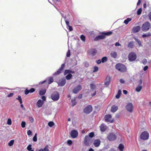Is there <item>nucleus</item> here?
<instances>
[{"label":"nucleus","instance_id":"1","mask_svg":"<svg viewBox=\"0 0 151 151\" xmlns=\"http://www.w3.org/2000/svg\"><path fill=\"white\" fill-rule=\"evenodd\" d=\"M115 68L118 70L122 73H124L127 71L126 66L122 64L118 63L115 65Z\"/></svg>","mask_w":151,"mask_h":151},{"label":"nucleus","instance_id":"2","mask_svg":"<svg viewBox=\"0 0 151 151\" xmlns=\"http://www.w3.org/2000/svg\"><path fill=\"white\" fill-rule=\"evenodd\" d=\"M150 26V23L148 22H146L142 25L141 29L142 31L147 32L149 30Z\"/></svg>","mask_w":151,"mask_h":151},{"label":"nucleus","instance_id":"3","mask_svg":"<svg viewBox=\"0 0 151 151\" xmlns=\"http://www.w3.org/2000/svg\"><path fill=\"white\" fill-rule=\"evenodd\" d=\"M128 58L130 62L135 60L137 58L136 54L134 52H130L128 55Z\"/></svg>","mask_w":151,"mask_h":151},{"label":"nucleus","instance_id":"4","mask_svg":"<svg viewBox=\"0 0 151 151\" xmlns=\"http://www.w3.org/2000/svg\"><path fill=\"white\" fill-rule=\"evenodd\" d=\"M51 97L53 101H57L60 98L59 93L57 91H54L51 95Z\"/></svg>","mask_w":151,"mask_h":151},{"label":"nucleus","instance_id":"5","mask_svg":"<svg viewBox=\"0 0 151 151\" xmlns=\"http://www.w3.org/2000/svg\"><path fill=\"white\" fill-rule=\"evenodd\" d=\"M92 106L91 105H88L83 109V111L85 114H88L92 112Z\"/></svg>","mask_w":151,"mask_h":151},{"label":"nucleus","instance_id":"6","mask_svg":"<svg viewBox=\"0 0 151 151\" xmlns=\"http://www.w3.org/2000/svg\"><path fill=\"white\" fill-rule=\"evenodd\" d=\"M149 137V134L147 131L143 132L140 135V138L143 140H147Z\"/></svg>","mask_w":151,"mask_h":151},{"label":"nucleus","instance_id":"7","mask_svg":"<svg viewBox=\"0 0 151 151\" xmlns=\"http://www.w3.org/2000/svg\"><path fill=\"white\" fill-rule=\"evenodd\" d=\"M116 136L113 133H109L107 137V139L109 141H114L116 139Z\"/></svg>","mask_w":151,"mask_h":151},{"label":"nucleus","instance_id":"8","mask_svg":"<svg viewBox=\"0 0 151 151\" xmlns=\"http://www.w3.org/2000/svg\"><path fill=\"white\" fill-rule=\"evenodd\" d=\"M65 67V64H63L61 65L60 68L58 70L55 72L53 74L54 76H56L60 74L62 72L64 68Z\"/></svg>","mask_w":151,"mask_h":151},{"label":"nucleus","instance_id":"9","mask_svg":"<svg viewBox=\"0 0 151 151\" xmlns=\"http://www.w3.org/2000/svg\"><path fill=\"white\" fill-rule=\"evenodd\" d=\"M91 139L88 135H86L84 139V144L86 146H88L89 143L91 142Z\"/></svg>","mask_w":151,"mask_h":151},{"label":"nucleus","instance_id":"10","mask_svg":"<svg viewBox=\"0 0 151 151\" xmlns=\"http://www.w3.org/2000/svg\"><path fill=\"white\" fill-rule=\"evenodd\" d=\"M127 110L130 112H132L133 109V105L131 103L128 104L126 106Z\"/></svg>","mask_w":151,"mask_h":151},{"label":"nucleus","instance_id":"11","mask_svg":"<svg viewBox=\"0 0 151 151\" xmlns=\"http://www.w3.org/2000/svg\"><path fill=\"white\" fill-rule=\"evenodd\" d=\"M81 89L82 87L81 86L79 85L73 89V93H74L77 94L81 90Z\"/></svg>","mask_w":151,"mask_h":151},{"label":"nucleus","instance_id":"12","mask_svg":"<svg viewBox=\"0 0 151 151\" xmlns=\"http://www.w3.org/2000/svg\"><path fill=\"white\" fill-rule=\"evenodd\" d=\"M105 120L106 122H110L112 123L113 122V120H111V116L109 114H108L105 115L104 117Z\"/></svg>","mask_w":151,"mask_h":151},{"label":"nucleus","instance_id":"13","mask_svg":"<svg viewBox=\"0 0 151 151\" xmlns=\"http://www.w3.org/2000/svg\"><path fill=\"white\" fill-rule=\"evenodd\" d=\"M78 134V132L76 130H73L71 132V137L73 138H75L77 137Z\"/></svg>","mask_w":151,"mask_h":151},{"label":"nucleus","instance_id":"14","mask_svg":"<svg viewBox=\"0 0 151 151\" xmlns=\"http://www.w3.org/2000/svg\"><path fill=\"white\" fill-rule=\"evenodd\" d=\"M110 81L111 78L110 76H107L105 80V85L106 86H108L110 84Z\"/></svg>","mask_w":151,"mask_h":151},{"label":"nucleus","instance_id":"15","mask_svg":"<svg viewBox=\"0 0 151 151\" xmlns=\"http://www.w3.org/2000/svg\"><path fill=\"white\" fill-rule=\"evenodd\" d=\"M35 89L34 88H32L29 90L26 88L25 90L24 93L26 95H27L29 93H32L35 92Z\"/></svg>","mask_w":151,"mask_h":151},{"label":"nucleus","instance_id":"16","mask_svg":"<svg viewBox=\"0 0 151 151\" xmlns=\"http://www.w3.org/2000/svg\"><path fill=\"white\" fill-rule=\"evenodd\" d=\"M106 37V36L102 35H98L94 38V40L95 41H97L99 40L104 39Z\"/></svg>","mask_w":151,"mask_h":151},{"label":"nucleus","instance_id":"17","mask_svg":"<svg viewBox=\"0 0 151 151\" xmlns=\"http://www.w3.org/2000/svg\"><path fill=\"white\" fill-rule=\"evenodd\" d=\"M66 83V80L64 78H62L61 81L58 83V85L59 86H64Z\"/></svg>","mask_w":151,"mask_h":151},{"label":"nucleus","instance_id":"18","mask_svg":"<svg viewBox=\"0 0 151 151\" xmlns=\"http://www.w3.org/2000/svg\"><path fill=\"white\" fill-rule=\"evenodd\" d=\"M97 51L96 49H91L89 50V53L92 56L95 55L97 53Z\"/></svg>","mask_w":151,"mask_h":151},{"label":"nucleus","instance_id":"19","mask_svg":"<svg viewBox=\"0 0 151 151\" xmlns=\"http://www.w3.org/2000/svg\"><path fill=\"white\" fill-rule=\"evenodd\" d=\"M101 141L99 139H95L94 140L93 145L96 147H99Z\"/></svg>","mask_w":151,"mask_h":151},{"label":"nucleus","instance_id":"20","mask_svg":"<svg viewBox=\"0 0 151 151\" xmlns=\"http://www.w3.org/2000/svg\"><path fill=\"white\" fill-rule=\"evenodd\" d=\"M140 29V27L139 26L134 27L132 29V31L135 33L138 32Z\"/></svg>","mask_w":151,"mask_h":151},{"label":"nucleus","instance_id":"21","mask_svg":"<svg viewBox=\"0 0 151 151\" xmlns=\"http://www.w3.org/2000/svg\"><path fill=\"white\" fill-rule=\"evenodd\" d=\"M43 104V101L39 99L37 101V105L38 108H40L42 106Z\"/></svg>","mask_w":151,"mask_h":151},{"label":"nucleus","instance_id":"22","mask_svg":"<svg viewBox=\"0 0 151 151\" xmlns=\"http://www.w3.org/2000/svg\"><path fill=\"white\" fill-rule=\"evenodd\" d=\"M100 130L101 131L104 132L106 129V126L104 124H102L100 126Z\"/></svg>","mask_w":151,"mask_h":151},{"label":"nucleus","instance_id":"23","mask_svg":"<svg viewBox=\"0 0 151 151\" xmlns=\"http://www.w3.org/2000/svg\"><path fill=\"white\" fill-rule=\"evenodd\" d=\"M112 33L113 32H112L110 31L107 32H101V34L105 36H109L111 35Z\"/></svg>","mask_w":151,"mask_h":151},{"label":"nucleus","instance_id":"24","mask_svg":"<svg viewBox=\"0 0 151 151\" xmlns=\"http://www.w3.org/2000/svg\"><path fill=\"white\" fill-rule=\"evenodd\" d=\"M118 109V107L117 106L114 105L112 106L111 108V111L113 112H116Z\"/></svg>","mask_w":151,"mask_h":151},{"label":"nucleus","instance_id":"25","mask_svg":"<svg viewBox=\"0 0 151 151\" xmlns=\"http://www.w3.org/2000/svg\"><path fill=\"white\" fill-rule=\"evenodd\" d=\"M134 46V43L133 41H131L128 43V47L130 48H132Z\"/></svg>","mask_w":151,"mask_h":151},{"label":"nucleus","instance_id":"26","mask_svg":"<svg viewBox=\"0 0 151 151\" xmlns=\"http://www.w3.org/2000/svg\"><path fill=\"white\" fill-rule=\"evenodd\" d=\"M111 56L114 58H116L117 56V54L116 52L114 51L112 52L111 53Z\"/></svg>","mask_w":151,"mask_h":151},{"label":"nucleus","instance_id":"27","mask_svg":"<svg viewBox=\"0 0 151 151\" xmlns=\"http://www.w3.org/2000/svg\"><path fill=\"white\" fill-rule=\"evenodd\" d=\"M142 86H138L135 88V91L137 92H139L142 89Z\"/></svg>","mask_w":151,"mask_h":151},{"label":"nucleus","instance_id":"28","mask_svg":"<svg viewBox=\"0 0 151 151\" xmlns=\"http://www.w3.org/2000/svg\"><path fill=\"white\" fill-rule=\"evenodd\" d=\"M46 90L45 89L41 90L40 91L39 93L41 96L44 95L46 93Z\"/></svg>","mask_w":151,"mask_h":151},{"label":"nucleus","instance_id":"29","mask_svg":"<svg viewBox=\"0 0 151 151\" xmlns=\"http://www.w3.org/2000/svg\"><path fill=\"white\" fill-rule=\"evenodd\" d=\"M48 146L47 145L43 149H41L38 151H48Z\"/></svg>","mask_w":151,"mask_h":151},{"label":"nucleus","instance_id":"30","mask_svg":"<svg viewBox=\"0 0 151 151\" xmlns=\"http://www.w3.org/2000/svg\"><path fill=\"white\" fill-rule=\"evenodd\" d=\"M119 149L120 151H123L124 146L122 144H120L119 146Z\"/></svg>","mask_w":151,"mask_h":151},{"label":"nucleus","instance_id":"31","mask_svg":"<svg viewBox=\"0 0 151 151\" xmlns=\"http://www.w3.org/2000/svg\"><path fill=\"white\" fill-rule=\"evenodd\" d=\"M72 77V75L70 73L68 74L66 76L65 78L67 80H69L71 79Z\"/></svg>","mask_w":151,"mask_h":151},{"label":"nucleus","instance_id":"32","mask_svg":"<svg viewBox=\"0 0 151 151\" xmlns=\"http://www.w3.org/2000/svg\"><path fill=\"white\" fill-rule=\"evenodd\" d=\"M132 20V19L130 18H127L124 20V23L126 24H127L128 23Z\"/></svg>","mask_w":151,"mask_h":151},{"label":"nucleus","instance_id":"33","mask_svg":"<svg viewBox=\"0 0 151 151\" xmlns=\"http://www.w3.org/2000/svg\"><path fill=\"white\" fill-rule=\"evenodd\" d=\"M53 82V77H51L49 78L48 83L49 84H50Z\"/></svg>","mask_w":151,"mask_h":151},{"label":"nucleus","instance_id":"34","mask_svg":"<svg viewBox=\"0 0 151 151\" xmlns=\"http://www.w3.org/2000/svg\"><path fill=\"white\" fill-rule=\"evenodd\" d=\"M90 87L91 89L93 90L95 89L96 87L95 84H90Z\"/></svg>","mask_w":151,"mask_h":151},{"label":"nucleus","instance_id":"35","mask_svg":"<svg viewBox=\"0 0 151 151\" xmlns=\"http://www.w3.org/2000/svg\"><path fill=\"white\" fill-rule=\"evenodd\" d=\"M107 60V58L106 57H104L102 58L101 61L102 63L106 62Z\"/></svg>","mask_w":151,"mask_h":151},{"label":"nucleus","instance_id":"36","mask_svg":"<svg viewBox=\"0 0 151 151\" xmlns=\"http://www.w3.org/2000/svg\"><path fill=\"white\" fill-rule=\"evenodd\" d=\"M81 40L83 42H85L86 40V37L85 36L83 35H81L80 37Z\"/></svg>","mask_w":151,"mask_h":151},{"label":"nucleus","instance_id":"37","mask_svg":"<svg viewBox=\"0 0 151 151\" xmlns=\"http://www.w3.org/2000/svg\"><path fill=\"white\" fill-rule=\"evenodd\" d=\"M16 99L19 101L20 104H22V99L20 96H18L17 98Z\"/></svg>","mask_w":151,"mask_h":151},{"label":"nucleus","instance_id":"38","mask_svg":"<svg viewBox=\"0 0 151 151\" xmlns=\"http://www.w3.org/2000/svg\"><path fill=\"white\" fill-rule=\"evenodd\" d=\"M88 136L89 137V138H92L94 136V133L93 132H90Z\"/></svg>","mask_w":151,"mask_h":151},{"label":"nucleus","instance_id":"39","mask_svg":"<svg viewBox=\"0 0 151 151\" xmlns=\"http://www.w3.org/2000/svg\"><path fill=\"white\" fill-rule=\"evenodd\" d=\"M71 102L72 104V106H74L77 103L76 102V101H75V99H74V100H71Z\"/></svg>","mask_w":151,"mask_h":151},{"label":"nucleus","instance_id":"40","mask_svg":"<svg viewBox=\"0 0 151 151\" xmlns=\"http://www.w3.org/2000/svg\"><path fill=\"white\" fill-rule=\"evenodd\" d=\"M134 39L135 40L136 42L138 43V44L139 45V46L141 45V42L138 39L136 38H134Z\"/></svg>","mask_w":151,"mask_h":151},{"label":"nucleus","instance_id":"41","mask_svg":"<svg viewBox=\"0 0 151 151\" xmlns=\"http://www.w3.org/2000/svg\"><path fill=\"white\" fill-rule=\"evenodd\" d=\"M14 142V140H11L9 143H8V145L10 146H12V145H13Z\"/></svg>","mask_w":151,"mask_h":151},{"label":"nucleus","instance_id":"42","mask_svg":"<svg viewBox=\"0 0 151 151\" xmlns=\"http://www.w3.org/2000/svg\"><path fill=\"white\" fill-rule=\"evenodd\" d=\"M93 69H94L93 71V73L97 72L99 70V68L96 66L94 67Z\"/></svg>","mask_w":151,"mask_h":151},{"label":"nucleus","instance_id":"43","mask_svg":"<svg viewBox=\"0 0 151 151\" xmlns=\"http://www.w3.org/2000/svg\"><path fill=\"white\" fill-rule=\"evenodd\" d=\"M37 134L36 133L35 134L34 137L33 138V140L34 142H36L37 141Z\"/></svg>","mask_w":151,"mask_h":151},{"label":"nucleus","instance_id":"44","mask_svg":"<svg viewBox=\"0 0 151 151\" xmlns=\"http://www.w3.org/2000/svg\"><path fill=\"white\" fill-rule=\"evenodd\" d=\"M151 36V34L150 33H149L147 34H145L142 35V37H149Z\"/></svg>","mask_w":151,"mask_h":151},{"label":"nucleus","instance_id":"45","mask_svg":"<svg viewBox=\"0 0 151 151\" xmlns=\"http://www.w3.org/2000/svg\"><path fill=\"white\" fill-rule=\"evenodd\" d=\"M142 12V10L140 8V9H139L137 12V14L138 15H140L141 14Z\"/></svg>","mask_w":151,"mask_h":151},{"label":"nucleus","instance_id":"46","mask_svg":"<svg viewBox=\"0 0 151 151\" xmlns=\"http://www.w3.org/2000/svg\"><path fill=\"white\" fill-rule=\"evenodd\" d=\"M54 125V123L52 122H50L48 123V125L50 127H52Z\"/></svg>","mask_w":151,"mask_h":151},{"label":"nucleus","instance_id":"47","mask_svg":"<svg viewBox=\"0 0 151 151\" xmlns=\"http://www.w3.org/2000/svg\"><path fill=\"white\" fill-rule=\"evenodd\" d=\"M70 73V70H65L64 73V75H65L67 74Z\"/></svg>","mask_w":151,"mask_h":151},{"label":"nucleus","instance_id":"48","mask_svg":"<svg viewBox=\"0 0 151 151\" xmlns=\"http://www.w3.org/2000/svg\"><path fill=\"white\" fill-rule=\"evenodd\" d=\"M21 126L22 128H24L25 127L26 122H22L21 124Z\"/></svg>","mask_w":151,"mask_h":151},{"label":"nucleus","instance_id":"49","mask_svg":"<svg viewBox=\"0 0 151 151\" xmlns=\"http://www.w3.org/2000/svg\"><path fill=\"white\" fill-rule=\"evenodd\" d=\"M12 122L11 120L10 119H9L7 120V124L9 125H11L12 124Z\"/></svg>","mask_w":151,"mask_h":151},{"label":"nucleus","instance_id":"50","mask_svg":"<svg viewBox=\"0 0 151 151\" xmlns=\"http://www.w3.org/2000/svg\"><path fill=\"white\" fill-rule=\"evenodd\" d=\"M31 147H32V145H29L27 147V149L28 151H30L31 150H32V148Z\"/></svg>","mask_w":151,"mask_h":151},{"label":"nucleus","instance_id":"51","mask_svg":"<svg viewBox=\"0 0 151 151\" xmlns=\"http://www.w3.org/2000/svg\"><path fill=\"white\" fill-rule=\"evenodd\" d=\"M70 56V51L69 50H68L67 53H66V56L68 57H69Z\"/></svg>","mask_w":151,"mask_h":151},{"label":"nucleus","instance_id":"52","mask_svg":"<svg viewBox=\"0 0 151 151\" xmlns=\"http://www.w3.org/2000/svg\"><path fill=\"white\" fill-rule=\"evenodd\" d=\"M67 144L69 145H71L72 144V141L70 140H68L67 141Z\"/></svg>","mask_w":151,"mask_h":151},{"label":"nucleus","instance_id":"53","mask_svg":"<svg viewBox=\"0 0 151 151\" xmlns=\"http://www.w3.org/2000/svg\"><path fill=\"white\" fill-rule=\"evenodd\" d=\"M147 61L146 59H143L142 61V63L144 65H145L147 63Z\"/></svg>","mask_w":151,"mask_h":151},{"label":"nucleus","instance_id":"54","mask_svg":"<svg viewBox=\"0 0 151 151\" xmlns=\"http://www.w3.org/2000/svg\"><path fill=\"white\" fill-rule=\"evenodd\" d=\"M29 119L31 123H32L34 122V119L32 117H29Z\"/></svg>","mask_w":151,"mask_h":151},{"label":"nucleus","instance_id":"55","mask_svg":"<svg viewBox=\"0 0 151 151\" xmlns=\"http://www.w3.org/2000/svg\"><path fill=\"white\" fill-rule=\"evenodd\" d=\"M84 66L86 67H88L89 65V63L87 62H85L84 63Z\"/></svg>","mask_w":151,"mask_h":151},{"label":"nucleus","instance_id":"56","mask_svg":"<svg viewBox=\"0 0 151 151\" xmlns=\"http://www.w3.org/2000/svg\"><path fill=\"white\" fill-rule=\"evenodd\" d=\"M96 62L98 64H99L101 63V60H96Z\"/></svg>","mask_w":151,"mask_h":151},{"label":"nucleus","instance_id":"57","mask_svg":"<svg viewBox=\"0 0 151 151\" xmlns=\"http://www.w3.org/2000/svg\"><path fill=\"white\" fill-rule=\"evenodd\" d=\"M32 134V132L30 130H28L27 132V134L28 135H30Z\"/></svg>","mask_w":151,"mask_h":151},{"label":"nucleus","instance_id":"58","mask_svg":"<svg viewBox=\"0 0 151 151\" xmlns=\"http://www.w3.org/2000/svg\"><path fill=\"white\" fill-rule=\"evenodd\" d=\"M148 17L149 19L151 21V12H150L149 13Z\"/></svg>","mask_w":151,"mask_h":151},{"label":"nucleus","instance_id":"59","mask_svg":"<svg viewBox=\"0 0 151 151\" xmlns=\"http://www.w3.org/2000/svg\"><path fill=\"white\" fill-rule=\"evenodd\" d=\"M68 27H69V29L70 31H72L73 30V29L72 27L70 25L68 26Z\"/></svg>","mask_w":151,"mask_h":151},{"label":"nucleus","instance_id":"60","mask_svg":"<svg viewBox=\"0 0 151 151\" xmlns=\"http://www.w3.org/2000/svg\"><path fill=\"white\" fill-rule=\"evenodd\" d=\"M82 94H80L78 96V99H81L82 98Z\"/></svg>","mask_w":151,"mask_h":151},{"label":"nucleus","instance_id":"61","mask_svg":"<svg viewBox=\"0 0 151 151\" xmlns=\"http://www.w3.org/2000/svg\"><path fill=\"white\" fill-rule=\"evenodd\" d=\"M115 45L116 46H120L121 45L119 42H117L115 43Z\"/></svg>","mask_w":151,"mask_h":151},{"label":"nucleus","instance_id":"62","mask_svg":"<svg viewBox=\"0 0 151 151\" xmlns=\"http://www.w3.org/2000/svg\"><path fill=\"white\" fill-rule=\"evenodd\" d=\"M13 93H10L8 95V97H10L12 96H13Z\"/></svg>","mask_w":151,"mask_h":151},{"label":"nucleus","instance_id":"63","mask_svg":"<svg viewBox=\"0 0 151 151\" xmlns=\"http://www.w3.org/2000/svg\"><path fill=\"white\" fill-rule=\"evenodd\" d=\"M120 82L121 83H124L125 82V81L122 79H120Z\"/></svg>","mask_w":151,"mask_h":151},{"label":"nucleus","instance_id":"64","mask_svg":"<svg viewBox=\"0 0 151 151\" xmlns=\"http://www.w3.org/2000/svg\"><path fill=\"white\" fill-rule=\"evenodd\" d=\"M41 98L43 101H45L46 99V98L45 96H41Z\"/></svg>","mask_w":151,"mask_h":151}]
</instances>
